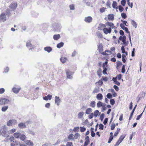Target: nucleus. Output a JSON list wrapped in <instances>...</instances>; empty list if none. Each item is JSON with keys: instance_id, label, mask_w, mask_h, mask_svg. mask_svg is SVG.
<instances>
[{"instance_id": "37", "label": "nucleus", "mask_w": 146, "mask_h": 146, "mask_svg": "<svg viewBox=\"0 0 146 146\" xmlns=\"http://www.w3.org/2000/svg\"><path fill=\"white\" fill-rule=\"evenodd\" d=\"M18 145V142H17L16 141H13L12 143H11V146H14L15 145Z\"/></svg>"}, {"instance_id": "31", "label": "nucleus", "mask_w": 146, "mask_h": 146, "mask_svg": "<svg viewBox=\"0 0 146 146\" xmlns=\"http://www.w3.org/2000/svg\"><path fill=\"white\" fill-rule=\"evenodd\" d=\"M74 135L71 133L69 134L68 136V138L69 140H74V137H73Z\"/></svg>"}, {"instance_id": "16", "label": "nucleus", "mask_w": 146, "mask_h": 146, "mask_svg": "<svg viewBox=\"0 0 146 146\" xmlns=\"http://www.w3.org/2000/svg\"><path fill=\"white\" fill-rule=\"evenodd\" d=\"M111 54V51H110L109 50H106L105 52H103L102 53V54L104 55H108L110 54Z\"/></svg>"}, {"instance_id": "9", "label": "nucleus", "mask_w": 146, "mask_h": 146, "mask_svg": "<svg viewBox=\"0 0 146 146\" xmlns=\"http://www.w3.org/2000/svg\"><path fill=\"white\" fill-rule=\"evenodd\" d=\"M103 30L104 33L106 34H107L108 33H110L111 31V27L109 28L108 29L106 28H104L103 29Z\"/></svg>"}, {"instance_id": "58", "label": "nucleus", "mask_w": 146, "mask_h": 146, "mask_svg": "<svg viewBox=\"0 0 146 146\" xmlns=\"http://www.w3.org/2000/svg\"><path fill=\"white\" fill-rule=\"evenodd\" d=\"M104 126L101 123L99 125V128L100 129L103 130L104 129Z\"/></svg>"}, {"instance_id": "54", "label": "nucleus", "mask_w": 146, "mask_h": 146, "mask_svg": "<svg viewBox=\"0 0 146 146\" xmlns=\"http://www.w3.org/2000/svg\"><path fill=\"white\" fill-rule=\"evenodd\" d=\"M86 129L85 128L83 127H80V131L81 132H83L85 131Z\"/></svg>"}, {"instance_id": "59", "label": "nucleus", "mask_w": 146, "mask_h": 146, "mask_svg": "<svg viewBox=\"0 0 146 146\" xmlns=\"http://www.w3.org/2000/svg\"><path fill=\"white\" fill-rule=\"evenodd\" d=\"M126 3L125 0H122L121 1V4L123 6H124Z\"/></svg>"}, {"instance_id": "32", "label": "nucleus", "mask_w": 146, "mask_h": 146, "mask_svg": "<svg viewBox=\"0 0 146 146\" xmlns=\"http://www.w3.org/2000/svg\"><path fill=\"white\" fill-rule=\"evenodd\" d=\"M92 111V110L90 108L87 109L86 111V114H89Z\"/></svg>"}, {"instance_id": "23", "label": "nucleus", "mask_w": 146, "mask_h": 146, "mask_svg": "<svg viewBox=\"0 0 146 146\" xmlns=\"http://www.w3.org/2000/svg\"><path fill=\"white\" fill-rule=\"evenodd\" d=\"M60 34L55 35L53 36V38L55 40H57L60 38Z\"/></svg>"}, {"instance_id": "30", "label": "nucleus", "mask_w": 146, "mask_h": 146, "mask_svg": "<svg viewBox=\"0 0 146 146\" xmlns=\"http://www.w3.org/2000/svg\"><path fill=\"white\" fill-rule=\"evenodd\" d=\"M8 108V106H4L2 108L1 111L3 112H5L6 111Z\"/></svg>"}, {"instance_id": "51", "label": "nucleus", "mask_w": 146, "mask_h": 146, "mask_svg": "<svg viewBox=\"0 0 146 146\" xmlns=\"http://www.w3.org/2000/svg\"><path fill=\"white\" fill-rule=\"evenodd\" d=\"M69 7L71 10H74L75 9L74 5V4L70 5Z\"/></svg>"}, {"instance_id": "43", "label": "nucleus", "mask_w": 146, "mask_h": 146, "mask_svg": "<svg viewBox=\"0 0 146 146\" xmlns=\"http://www.w3.org/2000/svg\"><path fill=\"white\" fill-rule=\"evenodd\" d=\"M107 60V61H106L103 64V65H102V67H103L107 68V67H108L107 64L108 63V60Z\"/></svg>"}, {"instance_id": "18", "label": "nucleus", "mask_w": 146, "mask_h": 146, "mask_svg": "<svg viewBox=\"0 0 146 146\" xmlns=\"http://www.w3.org/2000/svg\"><path fill=\"white\" fill-rule=\"evenodd\" d=\"M100 90L99 87H96L92 93L93 94L98 93L99 92Z\"/></svg>"}, {"instance_id": "5", "label": "nucleus", "mask_w": 146, "mask_h": 146, "mask_svg": "<svg viewBox=\"0 0 146 146\" xmlns=\"http://www.w3.org/2000/svg\"><path fill=\"white\" fill-rule=\"evenodd\" d=\"M73 73L71 72L69 70H67L66 74L68 78L72 79V75Z\"/></svg>"}, {"instance_id": "14", "label": "nucleus", "mask_w": 146, "mask_h": 146, "mask_svg": "<svg viewBox=\"0 0 146 146\" xmlns=\"http://www.w3.org/2000/svg\"><path fill=\"white\" fill-rule=\"evenodd\" d=\"M44 50L47 51L49 53L52 50V48L50 46H47L44 48Z\"/></svg>"}, {"instance_id": "56", "label": "nucleus", "mask_w": 146, "mask_h": 146, "mask_svg": "<svg viewBox=\"0 0 146 146\" xmlns=\"http://www.w3.org/2000/svg\"><path fill=\"white\" fill-rule=\"evenodd\" d=\"M104 117V113H102V114L100 115V119L101 121H102Z\"/></svg>"}, {"instance_id": "45", "label": "nucleus", "mask_w": 146, "mask_h": 146, "mask_svg": "<svg viewBox=\"0 0 146 146\" xmlns=\"http://www.w3.org/2000/svg\"><path fill=\"white\" fill-rule=\"evenodd\" d=\"M117 5V3L115 1H113L112 3L113 8H115Z\"/></svg>"}, {"instance_id": "46", "label": "nucleus", "mask_w": 146, "mask_h": 146, "mask_svg": "<svg viewBox=\"0 0 146 146\" xmlns=\"http://www.w3.org/2000/svg\"><path fill=\"white\" fill-rule=\"evenodd\" d=\"M125 58H126L125 55V54H123L122 55V60L123 62L125 63L126 62V60L125 59Z\"/></svg>"}, {"instance_id": "20", "label": "nucleus", "mask_w": 146, "mask_h": 146, "mask_svg": "<svg viewBox=\"0 0 146 146\" xmlns=\"http://www.w3.org/2000/svg\"><path fill=\"white\" fill-rule=\"evenodd\" d=\"M20 89V88H18L14 87L13 88L12 90L14 93L17 94L19 92Z\"/></svg>"}, {"instance_id": "22", "label": "nucleus", "mask_w": 146, "mask_h": 146, "mask_svg": "<svg viewBox=\"0 0 146 146\" xmlns=\"http://www.w3.org/2000/svg\"><path fill=\"white\" fill-rule=\"evenodd\" d=\"M25 142L27 145H28L33 146V143L30 140H26L25 141Z\"/></svg>"}, {"instance_id": "63", "label": "nucleus", "mask_w": 146, "mask_h": 146, "mask_svg": "<svg viewBox=\"0 0 146 146\" xmlns=\"http://www.w3.org/2000/svg\"><path fill=\"white\" fill-rule=\"evenodd\" d=\"M115 127V124L114 123L112 124L111 125V130H113Z\"/></svg>"}, {"instance_id": "11", "label": "nucleus", "mask_w": 146, "mask_h": 146, "mask_svg": "<svg viewBox=\"0 0 146 146\" xmlns=\"http://www.w3.org/2000/svg\"><path fill=\"white\" fill-rule=\"evenodd\" d=\"M18 127L21 129L25 128L27 127L25 124L23 123H21L18 125Z\"/></svg>"}, {"instance_id": "53", "label": "nucleus", "mask_w": 146, "mask_h": 146, "mask_svg": "<svg viewBox=\"0 0 146 146\" xmlns=\"http://www.w3.org/2000/svg\"><path fill=\"white\" fill-rule=\"evenodd\" d=\"M106 96L107 98L109 99H110L112 98V95L110 93H108L107 94Z\"/></svg>"}, {"instance_id": "1", "label": "nucleus", "mask_w": 146, "mask_h": 146, "mask_svg": "<svg viewBox=\"0 0 146 146\" xmlns=\"http://www.w3.org/2000/svg\"><path fill=\"white\" fill-rule=\"evenodd\" d=\"M52 29L54 31H59L61 29V25L59 23H55L52 26Z\"/></svg>"}, {"instance_id": "39", "label": "nucleus", "mask_w": 146, "mask_h": 146, "mask_svg": "<svg viewBox=\"0 0 146 146\" xmlns=\"http://www.w3.org/2000/svg\"><path fill=\"white\" fill-rule=\"evenodd\" d=\"M103 73L105 75L106 74H107V73L106 72L107 70V68L106 67H103Z\"/></svg>"}, {"instance_id": "28", "label": "nucleus", "mask_w": 146, "mask_h": 146, "mask_svg": "<svg viewBox=\"0 0 146 146\" xmlns=\"http://www.w3.org/2000/svg\"><path fill=\"white\" fill-rule=\"evenodd\" d=\"M131 24L135 28H137V23L134 20H131Z\"/></svg>"}, {"instance_id": "38", "label": "nucleus", "mask_w": 146, "mask_h": 146, "mask_svg": "<svg viewBox=\"0 0 146 146\" xmlns=\"http://www.w3.org/2000/svg\"><path fill=\"white\" fill-rule=\"evenodd\" d=\"M103 104L100 101H99L97 103V106L98 108H100L101 106H103Z\"/></svg>"}, {"instance_id": "49", "label": "nucleus", "mask_w": 146, "mask_h": 146, "mask_svg": "<svg viewBox=\"0 0 146 146\" xmlns=\"http://www.w3.org/2000/svg\"><path fill=\"white\" fill-rule=\"evenodd\" d=\"M79 127H74L73 131L75 132H78L79 131Z\"/></svg>"}, {"instance_id": "48", "label": "nucleus", "mask_w": 146, "mask_h": 146, "mask_svg": "<svg viewBox=\"0 0 146 146\" xmlns=\"http://www.w3.org/2000/svg\"><path fill=\"white\" fill-rule=\"evenodd\" d=\"M121 16L124 19L127 18V16L126 14L125 13H121Z\"/></svg>"}, {"instance_id": "57", "label": "nucleus", "mask_w": 146, "mask_h": 146, "mask_svg": "<svg viewBox=\"0 0 146 146\" xmlns=\"http://www.w3.org/2000/svg\"><path fill=\"white\" fill-rule=\"evenodd\" d=\"M144 111V110L143 111ZM140 115L137 116V118H136V120H139L141 117L142 115L143 114V112Z\"/></svg>"}, {"instance_id": "61", "label": "nucleus", "mask_w": 146, "mask_h": 146, "mask_svg": "<svg viewBox=\"0 0 146 146\" xmlns=\"http://www.w3.org/2000/svg\"><path fill=\"white\" fill-rule=\"evenodd\" d=\"M28 132L29 133L33 135H35V133L33 131L30 129L29 130Z\"/></svg>"}, {"instance_id": "12", "label": "nucleus", "mask_w": 146, "mask_h": 146, "mask_svg": "<svg viewBox=\"0 0 146 146\" xmlns=\"http://www.w3.org/2000/svg\"><path fill=\"white\" fill-rule=\"evenodd\" d=\"M106 25L107 26L111 27V28L112 29L113 28H116V27L114 26V25L113 23L108 22L106 23Z\"/></svg>"}, {"instance_id": "24", "label": "nucleus", "mask_w": 146, "mask_h": 146, "mask_svg": "<svg viewBox=\"0 0 146 146\" xmlns=\"http://www.w3.org/2000/svg\"><path fill=\"white\" fill-rule=\"evenodd\" d=\"M108 19L109 20L113 21L114 19V15L113 14H109L108 15Z\"/></svg>"}, {"instance_id": "15", "label": "nucleus", "mask_w": 146, "mask_h": 146, "mask_svg": "<svg viewBox=\"0 0 146 146\" xmlns=\"http://www.w3.org/2000/svg\"><path fill=\"white\" fill-rule=\"evenodd\" d=\"M103 95L100 93L98 94L96 96V98L99 100H101L103 99Z\"/></svg>"}, {"instance_id": "29", "label": "nucleus", "mask_w": 146, "mask_h": 146, "mask_svg": "<svg viewBox=\"0 0 146 146\" xmlns=\"http://www.w3.org/2000/svg\"><path fill=\"white\" fill-rule=\"evenodd\" d=\"M64 43L62 42H61L60 43L58 44L56 46L58 48H60L62 47L64 45Z\"/></svg>"}, {"instance_id": "3", "label": "nucleus", "mask_w": 146, "mask_h": 146, "mask_svg": "<svg viewBox=\"0 0 146 146\" xmlns=\"http://www.w3.org/2000/svg\"><path fill=\"white\" fill-rule=\"evenodd\" d=\"M0 132L2 136L5 137L9 136V133H8V131L6 128H3L2 131H1V130H0Z\"/></svg>"}, {"instance_id": "4", "label": "nucleus", "mask_w": 146, "mask_h": 146, "mask_svg": "<svg viewBox=\"0 0 146 146\" xmlns=\"http://www.w3.org/2000/svg\"><path fill=\"white\" fill-rule=\"evenodd\" d=\"M26 46L29 48V50L34 49L35 47V45H33L31 43V41L30 40H28L27 41Z\"/></svg>"}, {"instance_id": "17", "label": "nucleus", "mask_w": 146, "mask_h": 146, "mask_svg": "<svg viewBox=\"0 0 146 146\" xmlns=\"http://www.w3.org/2000/svg\"><path fill=\"white\" fill-rule=\"evenodd\" d=\"M52 96L51 95L48 94L47 96L43 97V99L45 100H50L51 99Z\"/></svg>"}, {"instance_id": "21", "label": "nucleus", "mask_w": 146, "mask_h": 146, "mask_svg": "<svg viewBox=\"0 0 146 146\" xmlns=\"http://www.w3.org/2000/svg\"><path fill=\"white\" fill-rule=\"evenodd\" d=\"M98 48L99 52H101L103 50V45L102 43H100L98 46Z\"/></svg>"}, {"instance_id": "52", "label": "nucleus", "mask_w": 146, "mask_h": 146, "mask_svg": "<svg viewBox=\"0 0 146 146\" xmlns=\"http://www.w3.org/2000/svg\"><path fill=\"white\" fill-rule=\"evenodd\" d=\"M99 111L98 110H95L94 113V115L95 117H97L98 116V114Z\"/></svg>"}, {"instance_id": "36", "label": "nucleus", "mask_w": 146, "mask_h": 146, "mask_svg": "<svg viewBox=\"0 0 146 146\" xmlns=\"http://www.w3.org/2000/svg\"><path fill=\"white\" fill-rule=\"evenodd\" d=\"M96 102L94 101H92L90 104V106L92 108H94L95 106Z\"/></svg>"}, {"instance_id": "47", "label": "nucleus", "mask_w": 146, "mask_h": 146, "mask_svg": "<svg viewBox=\"0 0 146 146\" xmlns=\"http://www.w3.org/2000/svg\"><path fill=\"white\" fill-rule=\"evenodd\" d=\"M118 9L120 12H122L124 10V8L121 5H119L118 7Z\"/></svg>"}, {"instance_id": "64", "label": "nucleus", "mask_w": 146, "mask_h": 146, "mask_svg": "<svg viewBox=\"0 0 146 146\" xmlns=\"http://www.w3.org/2000/svg\"><path fill=\"white\" fill-rule=\"evenodd\" d=\"M72 145V143L71 142H68L66 143V146H73Z\"/></svg>"}, {"instance_id": "44", "label": "nucleus", "mask_w": 146, "mask_h": 146, "mask_svg": "<svg viewBox=\"0 0 146 146\" xmlns=\"http://www.w3.org/2000/svg\"><path fill=\"white\" fill-rule=\"evenodd\" d=\"M5 13L7 15L9 16L10 15L11 11L9 9H7L6 10Z\"/></svg>"}, {"instance_id": "55", "label": "nucleus", "mask_w": 146, "mask_h": 146, "mask_svg": "<svg viewBox=\"0 0 146 146\" xmlns=\"http://www.w3.org/2000/svg\"><path fill=\"white\" fill-rule=\"evenodd\" d=\"M110 102L112 105H113L115 103V101L113 99H111L110 100Z\"/></svg>"}, {"instance_id": "60", "label": "nucleus", "mask_w": 146, "mask_h": 146, "mask_svg": "<svg viewBox=\"0 0 146 146\" xmlns=\"http://www.w3.org/2000/svg\"><path fill=\"white\" fill-rule=\"evenodd\" d=\"M121 50L122 53L124 54L125 52V48L123 46H122L121 47Z\"/></svg>"}, {"instance_id": "62", "label": "nucleus", "mask_w": 146, "mask_h": 146, "mask_svg": "<svg viewBox=\"0 0 146 146\" xmlns=\"http://www.w3.org/2000/svg\"><path fill=\"white\" fill-rule=\"evenodd\" d=\"M121 143V142L119 140V139H118L114 146H118Z\"/></svg>"}, {"instance_id": "34", "label": "nucleus", "mask_w": 146, "mask_h": 146, "mask_svg": "<svg viewBox=\"0 0 146 146\" xmlns=\"http://www.w3.org/2000/svg\"><path fill=\"white\" fill-rule=\"evenodd\" d=\"M21 135V133H15L14 134V136L16 138H19L20 135Z\"/></svg>"}, {"instance_id": "25", "label": "nucleus", "mask_w": 146, "mask_h": 146, "mask_svg": "<svg viewBox=\"0 0 146 146\" xmlns=\"http://www.w3.org/2000/svg\"><path fill=\"white\" fill-rule=\"evenodd\" d=\"M106 27V25L101 23L99 25V27H98V28H99V29L101 30L103 29V28H105Z\"/></svg>"}, {"instance_id": "33", "label": "nucleus", "mask_w": 146, "mask_h": 146, "mask_svg": "<svg viewBox=\"0 0 146 146\" xmlns=\"http://www.w3.org/2000/svg\"><path fill=\"white\" fill-rule=\"evenodd\" d=\"M84 114L83 112H81L79 113L78 115V117L79 118H81L83 117V115Z\"/></svg>"}, {"instance_id": "6", "label": "nucleus", "mask_w": 146, "mask_h": 146, "mask_svg": "<svg viewBox=\"0 0 146 146\" xmlns=\"http://www.w3.org/2000/svg\"><path fill=\"white\" fill-rule=\"evenodd\" d=\"M6 17L5 13H3L0 15V21L4 22L6 20Z\"/></svg>"}, {"instance_id": "2", "label": "nucleus", "mask_w": 146, "mask_h": 146, "mask_svg": "<svg viewBox=\"0 0 146 146\" xmlns=\"http://www.w3.org/2000/svg\"><path fill=\"white\" fill-rule=\"evenodd\" d=\"M9 100L6 98H0V105L7 104H9Z\"/></svg>"}, {"instance_id": "42", "label": "nucleus", "mask_w": 146, "mask_h": 146, "mask_svg": "<svg viewBox=\"0 0 146 146\" xmlns=\"http://www.w3.org/2000/svg\"><path fill=\"white\" fill-rule=\"evenodd\" d=\"M13 124L12 121V120H10L8 121L7 123V125L9 126H11L12 124Z\"/></svg>"}, {"instance_id": "13", "label": "nucleus", "mask_w": 146, "mask_h": 146, "mask_svg": "<svg viewBox=\"0 0 146 146\" xmlns=\"http://www.w3.org/2000/svg\"><path fill=\"white\" fill-rule=\"evenodd\" d=\"M92 20V18L91 17L89 16L85 18L84 21L87 23H90Z\"/></svg>"}, {"instance_id": "40", "label": "nucleus", "mask_w": 146, "mask_h": 146, "mask_svg": "<svg viewBox=\"0 0 146 146\" xmlns=\"http://www.w3.org/2000/svg\"><path fill=\"white\" fill-rule=\"evenodd\" d=\"M125 135H122L120 137L119 139V140H120V141L121 142L125 137Z\"/></svg>"}, {"instance_id": "7", "label": "nucleus", "mask_w": 146, "mask_h": 146, "mask_svg": "<svg viewBox=\"0 0 146 146\" xmlns=\"http://www.w3.org/2000/svg\"><path fill=\"white\" fill-rule=\"evenodd\" d=\"M17 3L13 2L10 4L9 6V7L12 10H14L17 8Z\"/></svg>"}, {"instance_id": "27", "label": "nucleus", "mask_w": 146, "mask_h": 146, "mask_svg": "<svg viewBox=\"0 0 146 146\" xmlns=\"http://www.w3.org/2000/svg\"><path fill=\"white\" fill-rule=\"evenodd\" d=\"M19 138L21 140L24 141L26 138V136L24 134H21Z\"/></svg>"}, {"instance_id": "10", "label": "nucleus", "mask_w": 146, "mask_h": 146, "mask_svg": "<svg viewBox=\"0 0 146 146\" xmlns=\"http://www.w3.org/2000/svg\"><path fill=\"white\" fill-rule=\"evenodd\" d=\"M85 141L84 142V146H87L88 144L90 142L89 137L88 136H87L85 138Z\"/></svg>"}, {"instance_id": "26", "label": "nucleus", "mask_w": 146, "mask_h": 146, "mask_svg": "<svg viewBox=\"0 0 146 146\" xmlns=\"http://www.w3.org/2000/svg\"><path fill=\"white\" fill-rule=\"evenodd\" d=\"M97 72L98 76L100 78L102 75V69L100 68H99L98 69Z\"/></svg>"}, {"instance_id": "41", "label": "nucleus", "mask_w": 146, "mask_h": 146, "mask_svg": "<svg viewBox=\"0 0 146 146\" xmlns=\"http://www.w3.org/2000/svg\"><path fill=\"white\" fill-rule=\"evenodd\" d=\"M120 130V128H118L117 129L116 131L114 134V136H117V135L118 134Z\"/></svg>"}, {"instance_id": "8", "label": "nucleus", "mask_w": 146, "mask_h": 146, "mask_svg": "<svg viewBox=\"0 0 146 146\" xmlns=\"http://www.w3.org/2000/svg\"><path fill=\"white\" fill-rule=\"evenodd\" d=\"M55 104H56L58 106H59L61 101L60 98L59 97L56 96L55 97Z\"/></svg>"}, {"instance_id": "19", "label": "nucleus", "mask_w": 146, "mask_h": 146, "mask_svg": "<svg viewBox=\"0 0 146 146\" xmlns=\"http://www.w3.org/2000/svg\"><path fill=\"white\" fill-rule=\"evenodd\" d=\"M60 60L62 63L64 64L67 60L66 57H62L60 58Z\"/></svg>"}, {"instance_id": "35", "label": "nucleus", "mask_w": 146, "mask_h": 146, "mask_svg": "<svg viewBox=\"0 0 146 146\" xmlns=\"http://www.w3.org/2000/svg\"><path fill=\"white\" fill-rule=\"evenodd\" d=\"M122 63L121 62L119 61H117V62L116 68L117 69H118L119 67L120 66L122 65Z\"/></svg>"}, {"instance_id": "50", "label": "nucleus", "mask_w": 146, "mask_h": 146, "mask_svg": "<svg viewBox=\"0 0 146 146\" xmlns=\"http://www.w3.org/2000/svg\"><path fill=\"white\" fill-rule=\"evenodd\" d=\"M126 36H120L119 38V39L120 40H121V39L122 40H126Z\"/></svg>"}]
</instances>
